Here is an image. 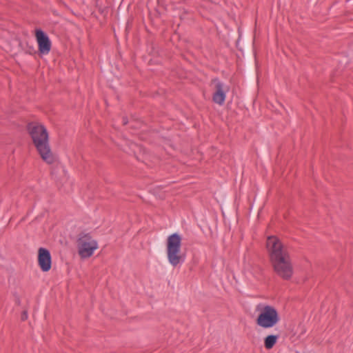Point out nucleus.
I'll list each match as a JSON object with an SVG mask.
<instances>
[{
	"label": "nucleus",
	"mask_w": 353,
	"mask_h": 353,
	"mask_svg": "<svg viewBox=\"0 0 353 353\" xmlns=\"http://www.w3.org/2000/svg\"><path fill=\"white\" fill-rule=\"evenodd\" d=\"M29 134L32 142L43 161L52 164L57 161V157L51 151L48 133L45 127L37 123H29L28 125Z\"/></svg>",
	"instance_id": "nucleus-1"
},
{
	"label": "nucleus",
	"mask_w": 353,
	"mask_h": 353,
	"mask_svg": "<svg viewBox=\"0 0 353 353\" xmlns=\"http://www.w3.org/2000/svg\"><path fill=\"white\" fill-rule=\"evenodd\" d=\"M166 254L168 262L173 267L180 265L185 261V255L181 253V236L179 234L168 236Z\"/></svg>",
	"instance_id": "nucleus-2"
},
{
	"label": "nucleus",
	"mask_w": 353,
	"mask_h": 353,
	"mask_svg": "<svg viewBox=\"0 0 353 353\" xmlns=\"http://www.w3.org/2000/svg\"><path fill=\"white\" fill-rule=\"evenodd\" d=\"M261 305L257 306V310L260 313L256 320V324L263 328H271L275 326L280 321V317L277 310L271 305H264L259 308Z\"/></svg>",
	"instance_id": "nucleus-3"
},
{
	"label": "nucleus",
	"mask_w": 353,
	"mask_h": 353,
	"mask_svg": "<svg viewBox=\"0 0 353 353\" xmlns=\"http://www.w3.org/2000/svg\"><path fill=\"white\" fill-rule=\"evenodd\" d=\"M266 246L271 262L290 257L287 248L276 236H269Z\"/></svg>",
	"instance_id": "nucleus-4"
},
{
	"label": "nucleus",
	"mask_w": 353,
	"mask_h": 353,
	"mask_svg": "<svg viewBox=\"0 0 353 353\" xmlns=\"http://www.w3.org/2000/svg\"><path fill=\"white\" fill-rule=\"evenodd\" d=\"M77 243L79 254L84 259L91 256L94 250L98 248L97 241L93 239L89 234H80Z\"/></svg>",
	"instance_id": "nucleus-5"
},
{
	"label": "nucleus",
	"mask_w": 353,
	"mask_h": 353,
	"mask_svg": "<svg viewBox=\"0 0 353 353\" xmlns=\"http://www.w3.org/2000/svg\"><path fill=\"white\" fill-rule=\"evenodd\" d=\"M274 271L284 279H289L293 274L290 257L272 262Z\"/></svg>",
	"instance_id": "nucleus-6"
},
{
	"label": "nucleus",
	"mask_w": 353,
	"mask_h": 353,
	"mask_svg": "<svg viewBox=\"0 0 353 353\" xmlns=\"http://www.w3.org/2000/svg\"><path fill=\"white\" fill-rule=\"evenodd\" d=\"M213 83L214 84V92L212 96V100L215 103L221 105L225 102L226 93L229 88L218 79L213 80Z\"/></svg>",
	"instance_id": "nucleus-7"
},
{
	"label": "nucleus",
	"mask_w": 353,
	"mask_h": 353,
	"mask_svg": "<svg viewBox=\"0 0 353 353\" xmlns=\"http://www.w3.org/2000/svg\"><path fill=\"white\" fill-rule=\"evenodd\" d=\"M35 35L39 52L43 54H48L51 49V41L48 36L40 29L36 30Z\"/></svg>",
	"instance_id": "nucleus-8"
},
{
	"label": "nucleus",
	"mask_w": 353,
	"mask_h": 353,
	"mask_svg": "<svg viewBox=\"0 0 353 353\" xmlns=\"http://www.w3.org/2000/svg\"><path fill=\"white\" fill-rule=\"evenodd\" d=\"M38 263L43 272H48L51 268V255L47 249H39Z\"/></svg>",
	"instance_id": "nucleus-9"
},
{
	"label": "nucleus",
	"mask_w": 353,
	"mask_h": 353,
	"mask_svg": "<svg viewBox=\"0 0 353 353\" xmlns=\"http://www.w3.org/2000/svg\"><path fill=\"white\" fill-rule=\"evenodd\" d=\"M279 335L270 334L264 339V346L266 349L270 350L276 343Z\"/></svg>",
	"instance_id": "nucleus-10"
},
{
	"label": "nucleus",
	"mask_w": 353,
	"mask_h": 353,
	"mask_svg": "<svg viewBox=\"0 0 353 353\" xmlns=\"http://www.w3.org/2000/svg\"><path fill=\"white\" fill-rule=\"evenodd\" d=\"M27 318H28V314H27V312H26V311H24V312L22 313V314H21V319H22L23 321H25V320H26V319H27Z\"/></svg>",
	"instance_id": "nucleus-11"
},
{
	"label": "nucleus",
	"mask_w": 353,
	"mask_h": 353,
	"mask_svg": "<svg viewBox=\"0 0 353 353\" xmlns=\"http://www.w3.org/2000/svg\"><path fill=\"white\" fill-rule=\"evenodd\" d=\"M123 124L125 125L128 123V121L125 119H123Z\"/></svg>",
	"instance_id": "nucleus-12"
}]
</instances>
